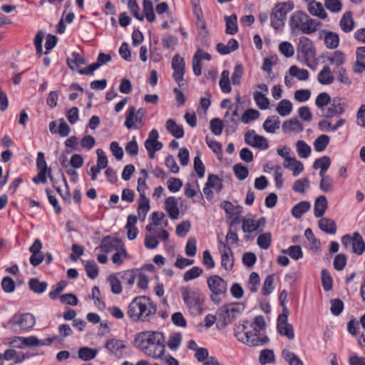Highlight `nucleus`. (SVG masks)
<instances>
[{
    "label": "nucleus",
    "instance_id": "55",
    "mask_svg": "<svg viewBox=\"0 0 365 365\" xmlns=\"http://www.w3.org/2000/svg\"><path fill=\"white\" fill-rule=\"evenodd\" d=\"M259 361L262 365H265L274 361V354L271 349H263L261 351Z\"/></svg>",
    "mask_w": 365,
    "mask_h": 365
},
{
    "label": "nucleus",
    "instance_id": "7",
    "mask_svg": "<svg viewBox=\"0 0 365 365\" xmlns=\"http://www.w3.org/2000/svg\"><path fill=\"white\" fill-rule=\"evenodd\" d=\"M245 142L246 144L260 150H267L269 148L267 138L256 134L254 130H249L245 133Z\"/></svg>",
    "mask_w": 365,
    "mask_h": 365
},
{
    "label": "nucleus",
    "instance_id": "33",
    "mask_svg": "<svg viewBox=\"0 0 365 365\" xmlns=\"http://www.w3.org/2000/svg\"><path fill=\"white\" fill-rule=\"evenodd\" d=\"M98 354L96 349L90 348L88 346H83L78 349V358L83 361H90L96 358Z\"/></svg>",
    "mask_w": 365,
    "mask_h": 365
},
{
    "label": "nucleus",
    "instance_id": "30",
    "mask_svg": "<svg viewBox=\"0 0 365 365\" xmlns=\"http://www.w3.org/2000/svg\"><path fill=\"white\" fill-rule=\"evenodd\" d=\"M47 286L48 284L46 282H41L37 278H31L29 281V289L36 294L43 293L46 291Z\"/></svg>",
    "mask_w": 365,
    "mask_h": 365
},
{
    "label": "nucleus",
    "instance_id": "38",
    "mask_svg": "<svg viewBox=\"0 0 365 365\" xmlns=\"http://www.w3.org/2000/svg\"><path fill=\"white\" fill-rule=\"evenodd\" d=\"M199 27L197 40L202 46H208L210 43L208 31L205 27V22L201 21V24L197 25Z\"/></svg>",
    "mask_w": 365,
    "mask_h": 365
},
{
    "label": "nucleus",
    "instance_id": "57",
    "mask_svg": "<svg viewBox=\"0 0 365 365\" xmlns=\"http://www.w3.org/2000/svg\"><path fill=\"white\" fill-rule=\"evenodd\" d=\"M257 243L260 248L267 250L272 243L271 233L268 232L260 235L257 237Z\"/></svg>",
    "mask_w": 365,
    "mask_h": 365
},
{
    "label": "nucleus",
    "instance_id": "50",
    "mask_svg": "<svg viewBox=\"0 0 365 365\" xmlns=\"http://www.w3.org/2000/svg\"><path fill=\"white\" fill-rule=\"evenodd\" d=\"M85 270L87 276L91 279H95L98 275V267L94 260H88L86 262Z\"/></svg>",
    "mask_w": 365,
    "mask_h": 365
},
{
    "label": "nucleus",
    "instance_id": "10",
    "mask_svg": "<svg viewBox=\"0 0 365 365\" xmlns=\"http://www.w3.org/2000/svg\"><path fill=\"white\" fill-rule=\"evenodd\" d=\"M120 243H121V239L106 235L101 240L99 247L102 252L108 253L113 250H116Z\"/></svg>",
    "mask_w": 365,
    "mask_h": 365
},
{
    "label": "nucleus",
    "instance_id": "29",
    "mask_svg": "<svg viewBox=\"0 0 365 365\" xmlns=\"http://www.w3.org/2000/svg\"><path fill=\"white\" fill-rule=\"evenodd\" d=\"M310 203L308 201H301L296 204L292 209V215L297 219L300 218L310 209Z\"/></svg>",
    "mask_w": 365,
    "mask_h": 365
},
{
    "label": "nucleus",
    "instance_id": "18",
    "mask_svg": "<svg viewBox=\"0 0 365 365\" xmlns=\"http://www.w3.org/2000/svg\"><path fill=\"white\" fill-rule=\"evenodd\" d=\"M148 331H142L137 334L134 339V346L145 354V351L148 352L150 350V346L148 344Z\"/></svg>",
    "mask_w": 365,
    "mask_h": 365
},
{
    "label": "nucleus",
    "instance_id": "41",
    "mask_svg": "<svg viewBox=\"0 0 365 365\" xmlns=\"http://www.w3.org/2000/svg\"><path fill=\"white\" fill-rule=\"evenodd\" d=\"M138 272V269H128L123 272L121 278L125 286H128L129 288L132 287L135 283Z\"/></svg>",
    "mask_w": 365,
    "mask_h": 365
},
{
    "label": "nucleus",
    "instance_id": "46",
    "mask_svg": "<svg viewBox=\"0 0 365 365\" xmlns=\"http://www.w3.org/2000/svg\"><path fill=\"white\" fill-rule=\"evenodd\" d=\"M67 286V282L65 280H61L56 284L52 287L53 290L48 294V297L51 300H56L59 299L60 294Z\"/></svg>",
    "mask_w": 365,
    "mask_h": 365
},
{
    "label": "nucleus",
    "instance_id": "45",
    "mask_svg": "<svg viewBox=\"0 0 365 365\" xmlns=\"http://www.w3.org/2000/svg\"><path fill=\"white\" fill-rule=\"evenodd\" d=\"M254 100L261 110H266L269 108V100L264 94L259 91L254 93Z\"/></svg>",
    "mask_w": 365,
    "mask_h": 365
},
{
    "label": "nucleus",
    "instance_id": "20",
    "mask_svg": "<svg viewBox=\"0 0 365 365\" xmlns=\"http://www.w3.org/2000/svg\"><path fill=\"white\" fill-rule=\"evenodd\" d=\"M318 225L319 229L327 234L334 235L336 232V224L330 218L322 217L319 220Z\"/></svg>",
    "mask_w": 365,
    "mask_h": 365
},
{
    "label": "nucleus",
    "instance_id": "17",
    "mask_svg": "<svg viewBox=\"0 0 365 365\" xmlns=\"http://www.w3.org/2000/svg\"><path fill=\"white\" fill-rule=\"evenodd\" d=\"M319 38H324L326 46H339V37L336 33L322 30L319 33Z\"/></svg>",
    "mask_w": 365,
    "mask_h": 365
},
{
    "label": "nucleus",
    "instance_id": "23",
    "mask_svg": "<svg viewBox=\"0 0 365 365\" xmlns=\"http://www.w3.org/2000/svg\"><path fill=\"white\" fill-rule=\"evenodd\" d=\"M308 11L312 16H317L322 19L327 17V14L320 2L310 1L308 4Z\"/></svg>",
    "mask_w": 365,
    "mask_h": 365
},
{
    "label": "nucleus",
    "instance_id": "60",
    "mask_svg": "<svg viewBox=\"0 0 365 365\" xmlns=\"http://www.w3.org/2000/svg\"><path fill=\"white\" fill-rule=\"evenodd\" d=\"M223 122L218 118H212L210 122V128L211 132L215 135H220L222 133Z\"/></svg>",
    "mask_w": 365,
    "mask_h": 365
},
{
    "label": "nucleus",
    "instance_id": "56",
    "mask_svg": "<svg viewBox=\"0 0 365 365\" xmlns=\"http://www.w3.org/2000/svg\"><path fill=\"white\" fill-rule=\"evenodd\" d=\"M331 307L330 310L333 315L339 316L344 310V304L343 301L339 299H331L330 300Z\"/></svg>",
    "mask_w": 365,
    "mask_h": 365
},
{
    "label": "nucleus",
    "instance_id": "62",
    "mask_svg": "<svg viewBox=\"0 0 365 365\" xmlns=\"http://www.w3.org/2000/svg\"><path fill=\"white\" fill-rule=\"evenodd\" d=\"M331 97L329 93L323 92L319 93L315 99V105L319 109H324V108L331 103Z\"/></svg>",
    "mask_w": 365,
    "mask_h": 365
},
{
    "label": "nucleus",
    "instance_id": "12",
    "mask_svg": "<svg viewBox=\"0 0 365 365\" xmlns=\"http://www.w3.org/2000/svg\"><path fill=\"white\" fill-rule=\"evenodd\" d=\"M136 109L135 107L132 106L129 108L128 110V113L125 117V126L128 129H131L133 128H138V126L137 125H134L133 123V119L135 118V121L136 123H138L139 125H142L143 123V113L141 114V115H135Z\"/></svg>",
    "mask_w": 365,
    "mask_h": 365
},
{
    "label": "nucleus",
    "instance_id": "44",
    "mask_svg": "<svg viewBox=\"0 0 365 365\" xmlns=\"http://www.w3.org/2000/svg\"><path fill=\"white\" fill-rule=\"evenodd\" d=\"M330 141L329 135L322 134L319 135L314 142V146L317 152L324 151L328 146Z\"/></svg>",
    "mask_w": 365,
    "mask_h": 365
},
{
    "label": "nucleus",
    "instance_id": "8",
    "mask_svg": "<svg viewBox=\"0 0 365 365\" xmlns=\"http://www.w3.org/2000/svg\"><path fill=\"white\" fill-rule=\"evenodd\" d=\"M172 68L173 69V78L180 87L183 84L180 83L184 79L185 73V63L179 54H175L172 59Z\"/></svg>",
    "mask_w": 365,
    "mask_h": 365
},
{
    "label": "nucleus",
    "instance_id": "5",
    "mask_svg": "<svg viewBox=\"0 0 365 365\" xmlns=\"http://www.w3.org/2000/svg\"><path fill=\"white\" fill-rule=\"evenodd\" d=\"M148 344L149 346L155 345L158 346V348H160V351L156 352L153 351V349L150 347L149 351H145V354L148 356L153 357L154 359H160L165 354V336L162 332L160 331H148Z\"/></svg>",
    "mask_w": 365,
    "mask_h": 365
},
{
    "label": "nucleus",
    "instance_id": "28",
    "mask_svg": "<svg viewBox=\"0 0 365 365\" xmlns=\"http://www.w3.org/2000/svg\"><path fill=\"white\" fill-rule=\"evenodd\" d=\"M263 128L269 133H274L276 130L279 128L280 120L279 117L273 115L268 117L263 123Z\"/></svg>",
    "mask_w": 365,
    "mask_h": 365
},
{
    "label": "nucleus",
    "instance_id": "35",
    "mask_svg": "<svg viewBox=\"0 0 365 365\" xmlns=\"http://www.w3.org/2000/svg\"><path fill=\"white\" fill-rule=\"evenodd\" d=\"M292 108V103L289 100L282 99L278 103L276 110L279 115L284 117L289 115Z\"/></svg>",
    "mask_w": 365,
    "mask_h": 365
},
{
    "label": "nucleus",
    "instance_id": "48",
    "mask_svg": "<svg viewBox=\"0 0 365 365\" xmlns=\"http://www.w3.org/2000/svg\"><path fill=\"white\" fill-rule=\"evenodd\" d=\"M143 13L148 21L153 22L155 19L153 5L150 0H144L143 1Z\"/></svg>",
    "mask_w": 365,
    "mask_h": 365
},
{
    "label": "nucleus",
    "instance_id": "34",
    "mask_svg": "<svg viewBox=\"0 0 365 365\" xmlns=\"http://www.w3.org/2000/svg\"><path fill=\"white\" fill-rule=\"evenodd\" d=\"M205 185L214 189L217 192H220L223 188L222 180L215 174H210L208 175Z\"/></svg>",
    "mask_w": 365,
    "mask_h": 365
},
{
    "label": "nucleus",
    "instance_id": "64",
    "mask_svg": "<svg viewBox=\"0 0 365 365\" xmlns=\"http://www.w3.org/2000/svg\"><path fill=\"white\" fill-rule=\"evenodd\" d=\"M347 262V257L345 254H338L335 256L333 262L334 267L337 271L344 269Z\"/></svg>",
    "mask_w": 365,
    "mask_h": 365
},
{
    "label": "nucleus",
    "instance_id": "1",
    "mask_svg": "<svg viewBox=\"0 0 365 365\" xmlns=\"http://www.w3.org/2000/svg\"><path fill=\"white\" fill-rule=\"evenodd\" d=\"M157 312V305L148 296L135 297L129 304L128 316L135 322H150Z\"/></svg>",
    "mask_w": 365,
    "mask_h": 365
},
{
    "label": "nucleus",
    "instance_id": "59",
    "mask_svg": "<svg viewBox=\"0 0 365 365\" xmlns=\"http://www.w3.org/2000/svg\"><path fill=\"white\" fill-rule=\"evenodd\" d=\"M203 272V269L199 267H192L190 269L185 272L183 280L189 282L199 277Z\"/></svg>",
    "mask_w": 365,
    "mask_h": 365
},
{
    "label": "nucleus",
    "instance_id": "31",
    "mask_svg": "<svg viewBox=\"0 0 365 365\" xmlns=\"http://www.w3.org/2000/svg\"><path fill=\"white\" fill-rule=\"evenodd\" d=\"M71 56L73 58H67L66 59L67 65L71 70L75 71L76 66L79 65H85L86 63V58L80 53L77 52H73Z\"/></svg>",
    "mask_w": 365,
    "mask_h": 365
},
{
    "label": "nucleus",
    "instance_id": "3",
    "mask_svg": "<svg viewBox=\"0 0 365 365\" xmlns=\"http://www.w3.org/2000/svg\"><path fill=\"white\" fill-rule=\"evenodd\" d=\"M182 297L185 305L199 314L202 312V304L204 302V294L200 290H192L190 287L182 288Z\"/></svg>",
    "mask_w": 365,
    "mask_h": 365
},
{
    "label": "nucleus",
    "instance_id": "32",
    "mask_svg": "<svg viewBox=\"0 0 365 365\" xmlns=\"http://www.w3.org/2000/svg\"><path fill=\"white\" fill-rule=\"evenodd\" d=\"M226 23V33L227 34L234 35L237 32V17L236 14L225 16Z\"/></svg>",
    "mask_w": 365,
    "mask_h": 365
},
{
    "label": "nucleus",
    "instance_id": "58",
    "mask_svg": "<svg viewBox=\"0 0 365 365\" xmlns=\"http://www.w3.org/2000/svg\"><path fill=\"white\" fill-rule=\"evenodd\" d=\"M259 116V112L253 108H248L242 114L241 120L245 124H248L250 121L257 119Z\"/></svg>",
    "mask_w": 365,
    "mask_h": 365
},
{
    "label": "nucleus",
    "instance_id": "36",
    "mask_svg": "<svg viewBox=\"0 0 365 365\" xmlns=\"http://www.w3.org/2000/svg\"><path fill=\"white\" fill-rule=\"evenodd\" d=\"M304 14H307L304 11H297L292 14L289 19V26L292 29L300 30L304 21Z\"/></svg>",
    "mask_w": 365,
    "mask_h": 365
},
{
    "label": "nucleus",
    "instance_id": "25",
    "mask_svg": "<svg viewBox=\"0 0 365 365\" xmlns=\"http://www.w3.org/2000/svg\"><path fill=\"white\" fill-rule=\"evenodd\" d=\"M351 11H346L342 16L339 25L341 30L346 33L350 32L354 27V21Z\"/></svg>",
    "mask_w": 365,
    "mask_h": 365
},
{
    "label": "nucleus",
    "instance_id": "52",
    "mask_svg": "<svg viewBox=\"0 0 365 365\" xmlns=\"http://www.w3.org/2000/svg\"><path fill=\"white\" fill-rule=\"evenodd\" d=\"M270 21L272 27L275 30L281 29L284 26L285 19L280 17L273 9L270 14Z\"/></svg>",
    "mask_w": 365,
    "mask_h": 365
},
{
    "label": "nucleus",
    "instance_id": "14",
    "mask_svg": "<svg viewBox=\"0 0 365 365\" xmlns=\"http://www.w3.org/2000/svg\"><path fill=\"white\" fill-rule=\"evenodd\" d=\"M165 209L171 219L175 220L178 218L180 210L178 207V201L175 197L170 196L165 199Z\"/></svg>",
    "mask_w": 365,
    "mask_h": 365
},
{
    "label": "nucleus",
    "instance_id": "19",
    "mask_svg": "<svg viewBox=\"0 0 365 365\" xmlns=\"http://www.w3.org/2000/svg\"><path fill=\"white\" fill-rule=\"evenodd\" d=\"M294 7V2L292 1H287L277 3L273 7V9L277 12L280 17L286 20L287 14L292 11Z\"/></svg>",
    "mask_w": 365,
    "mask_h": 365
},
{
    "label": "nucleus",
    "instance_id": "53",
    "mask_svg": "<svg viewBox=\"0 0 365 365\" xmlns=\"http://www.w3.org/2000/svg\"><path fill=\"white\" fill-rule=\"evenodd\" d=\"M205 141L207 146L217 155V158L221 159L222 156V144L208 136H206Z\"/></svg>",
    "mask_w": 365,
    "mask_h": 365
},
{
    "label": "nucleus",
    "instance_id": "37",
    "mask_svg": "<svg viewBox=\"0 0 365 365\" xmlns=\"http://www.w3.org/2000/svg\"><path fill=\"white\" fill-rule=\"evenodd\" d=\"M105 347L112 353H116L118 351L125 349L126 346L125 342L120 339H112L106 341Z\"/></svg>",
    "mask_w": 365,
    "mask_h": 365
},
{
    "label": "nucleus",
    "instance_id": "4",
    "mask_svg": "<svg viewBox=\"0 0 365 365\" xmlns=\"http://www.w3.org/2000/svg\"><path fill=\"white\" fill-rule=\"evenodd\" d=\"M207 283L209 289L212 293L211 295V300L215 304H219L221 302V299L220 298L215 297L214 295L219 296L227 292V282L221 277L214 274L207 277Z\"/></svg>",
    "mask_w": 365,
    "mask_h": 365
},
{
    "label": "nucleus",
    "instance_id": "27",
    "mask_svg": "<svg viewBox=\"0 0 365 365\" xmlns=\"http://www.w3.org/2000/svg\"><path fill=\"white\" fill-rule=\"evenodd\" d=\"M351 246L352 252L357 255H361L365 251L364 240L357 232H354V242Z\"/></svg>",
    "mask_w": 365,
    "mask_h": 365
},
{
    "label": "nucleus",
    "instance_id": "15",
    "mask_svg": "<svg viewBox=\"0 0 365 365\" xmlns=\"http://www.w3.org/2000/svg\"><path fill=\"white\" fill-rule=\"evenodd\" d=\"M165 128L169 133L175 138H182L185 133L182 125H178L176 121L172 118L168 119L165 123Z\"/></svg>",
    "mask_w": 365,
    "mask_h": 365
},
{
    "label": "nucleus",
    "instance_id": "42",
    "mask_svg": "<svg viewBox=\"0 0 365 365\" xmlns=\"http://www.w3.org/2000/svg\"><path fill=\"white\" fill-rule=\"evenodd\" d=\"M296 147L297 154L300 158H307L311 155V147L304 140H298Z\"/></svg>",
    "mask_w": 365,
    "mask_h": 365
},
{
    "label": "nucleus",
    "instance_id": "6",
    "mask_svg": "<svg viewBox=\"0 0 365 365\" xmlns=\"http://www.w3.org/2000/svg\"><path fill=\"white\" fill-rule=\"evenodd\" d=\"M9 324L11 326H18L21 329H28L35 325L36 320L31 313L15 314L9 319Z\"/></svg>",
    "mask_w": 365,
    "mask_h": 365
},
{
    "label": "nucleus",
    "instance_id": "24",
    "mask_svg": "<svg viewBox=\"0 0 365 365\" xmlns=\"http://www.w3.org/2000/svg\"><path fill=\"white\" fill-rule=\"evenodd\" d=\"M317 81L322 85H329L334 81V77L328 66H325L319 71L317 76Z\"/></svg>",
    "mask_w": 365,
    "mask_h": 365
},
{
    "label": "nucleus",
    "instance_id": "40",
    "mask_svg": "<svg viewBox=\"0 0 365 365\" xmlns=\"http://www.w3.org/2000/svg\"><path fill=\"white\" fill-rule=\"evenodd\" d=\"M289 74L299 81H307L309 78V73L307 69L299 68L297 66H292L289 69Z\"/></svg>",
    "mask_w": 365,
    "mask_h": 365
},
{
    "label": "nucleus",
    "instance_id": "61",
    "mask_svg": "<svg viewBox=\"0 0 365 365\" xmlns=\"http://www.w3.org/2000/svg\"><path fill=\"white\" fill-rule=\"evenodd\" d=\"M182 335L180 332H174L169 336L168 346L172 350H176L180 345Z\"/></svg>",
    "mask_w": 365,
    "mask_h": 365
},
{
    "label": "nucleus",
    "instance_id": "11",
    "mask_svg": "<svg viewBox=\"0 0 365 365\" xmlns=\"http://www.w3.org/2000/svg\"><path fill=\"white\" fill-rule=\"evenodd\" d=\"M219 244L222 245L225 247L224 252L221 253V266L226 270V271H231L232 269L233 265H234V259L233 257L230 259L229 254L232 257V251L231 247L224 243L222 240H219Z\"/></svg>",
    "mask_w": 365,
    "mask_h": 365
},
{
    "label": "nucleus",
    "instance_id": "49",
    "mask_svg": "<svg viewBox=\"0 0 365 365\" xmlns=\"http://www.w3.org/2000/svg\"><path fill=\"white\" fill-rule=\"evenodd\" d=\"M282 252L289 255V256L294 260H298L303 257V252L299 245L290 246L287 250H282Z\"/></svg>",
    "mask_w": 365,
    "mask_h": 365
},
{
    "label": "nucleus",
    "instance_id": "43",
    "mask_svg": "<svg viewBox=\"0 0 365 365\" xmlns=\"http://www.w3.org/2000/svg\"><path fill=\"white\" fill-rule=\"evenodd\" d=\"M201 155V152L198 150L197 152V155L194 158L193 160L194 170L199 178H203L205 172V167L200 159Z\"/></svg>",
    "mask_w": 365,
    "mask_h": 365
},
{
    "label": "nucleus",
    "instance_id": "26",
    "mask_svg": "<svg viewBox=\"0 0 365 365\" xmlns=\"http://www.w3.org/2000/svg\"><path fill=\"white\" fill-rule=\"evenodd\" d=\"M297 58L307 62L312 59H315V47H297Z\"/></svg>",
    "mask_w": 365,
    "mask_h": 365
},
{
    "label": "nucleus",
    "instance_id": "9",
    "mask_svg": "<svg viewBox=\"0 0 365 365\" xmlns=\"http://www.w3.org/2000/svg\"><path fill=\"white\" fill-rule=\"evenodd\" d=\"M48 168L44 153L43 152H38L37 153L36 158V169L38 170V174L32 179V181L35 184L46 183L45 175Z\"/></svg>",
    "mask_w": 365,
    "mask_h": 365
},
{
    "label": "nucleus",
    "instance_id": "13",
    "mask_svg": "<svg viewBox=\"0 0 365 365\" xmlns=\"http://www.w3.org/2000/svg\"><path fill=\"white\" fill-rule=\"evenodd\" d=\"M321 26L322 23L319 21L312 19L307 14H304V21L300 31L303 34H310L316 31Z\"/></svg>",
    "mask_w": 365,
    "mask_h": 365
},
{
    "label": "nucleus",
    "instance_id": "16",
    "mask_svg": "<svg viewBox=\"0 0 365 365\" xmlns=\"http://www.w3.org/2000/svg\"><path fill=\"white\" fill-rule=\"evenodd\" d=\"M328 208V202L326 196L320 195L315 200L314 213L316 217H322Z\"/></svg>",
    "mask_w": 365,
    "mask_h": 365
},
{
    "label": "nucleus",
    "instance_id": "63",
    "mask_svg": "<svg viewBox=\"0 0 365 365\" xmlns=\"http://www.w3.org/2000/svg\"><path fill=\"white\" fill-rule=\"evenodd\" d=\"M331 165V159L329 156L324 155L314 160L313 163L314 169H329Z\"/></svg>",
    "mask_w": 365,
    "mask_h": 365
},
{
    "label": "nucleus",
    "instance_id": "21",
    "mask_svg": "<svg viewBox=\"0 0 365 365\" xmlns=\"http://www.w3.org/2000/svg\"><path fill=\"white\" fill-rule=\"evenodd\" d=\"M277 329L279 335L284 336L289 340L294 339L293 325L288 323V322H286L285 323L277 322Z\"/></svg>",
    "mask_w": 365,
    "mask_h": 365
},
{
    "label": "nucleus",
    "instance_id": "47",
    "mask_svg": "<svg viewBox=\"0 0 365 365\" xmlns=\"http://www.w3.org/2000/svg\"><path fill=\"white\" fill-rule=\"evenodd\" d=\"M322 284L324 291L329 292L333 287V279L329 272L327 269H324L321 272Z\"/></svg>",
    "mask_w": 365,
    "mask_h": 365
},
{
    "label": "nucleus",
    "instance_id": "51",
    "mask_svg": "<svg viewBox=\"0 0 365 365\" xmlns=\"http://www.w3.org/2000/svg\"><path fill=\"white\" fill-rule=\"evenodd\" d=\"M310 181L307 178L297 180L293 185L292 190L295 192L304 193L305 190L309 187Z\"/></svg>",
    "mask_w": 365,
    "mask_h": 365
},
{
    "label": "nucleus",
    "instance_id": "2",
    "mask_svg": "<svg viewBox=\"0 0 365 365\" xmlns=\"http://www.w3.org/2000/svg\"><path fill=\"white\" fill-rule=\"evenodd\" d=\"M243 302H233L222 306L217 312L220 327L223 329L235 320L245 310Z\"/></svg>",
    "mask_w": 365,
    "mask_h": 365
},
{
    "label": "nucleus",
    "instance_id": "22",
    "mask_svg": "<svg viewBox=\"0 0 365 365\" xmlns=\"http://www.w3.org/2000/svg\"><path fill=\"white\" fill-rule=\"evenodd\" d=\"M353 70L357 73H361L365 70V47H357L356 61Z\"/></svg>",
    "mask_w": 365,
    "mask_h": 365
},
{
    "label": "nucleus",
    "instance_id": "39",
    "mask_svg": "<svg viewBox=\"0 0 365 365\" xmlns=\"http://www.w3.org/2000/svg\"><path fill=\"white\" fill-rule=\"evenodd\" d=\"M150 209L149 198L145 196V194L140 195L138 200V213L140 215L143 213V219H145L146 215Z\"/></svg>",
    "mask_w": 365,
    "mask_h": 365
},
{
    "label": "nucleus",
    "instance_id": "54",
    "mask_svg": "<svg viewBox=\"0 0 365 365\" xmlns=\"http://www.w3.org/2000/svg\"><path fill=\"white\" fill-rule=\"evenodd\" d=\"M233 172L240 180H245L249 175L248 168L242 163H237L233 166Z\"/></svg>",
    "mask_w": 365,
    "mask_h": 365
}]
</instances>
